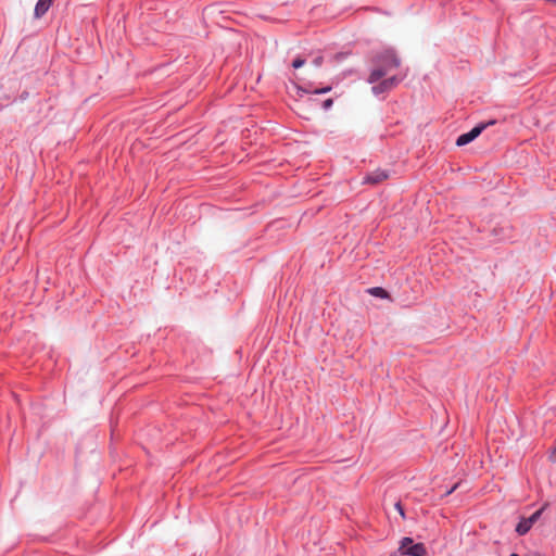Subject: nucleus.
Listing matches in <instances>:
<instances>
[{
    "mask_svg": "<svg viewBox=\"0 0 556 556\" xmlns=\"http://www.w3.org/2000/svg\"><path fill=\"white\" fill-rule=\"evenodd\" d=\"M400 66V59L394 52L388 50L377 55L376 67L372 70L368 77L370 84H376L382 77L391 73L394 68Z\"/></svg>",
    "mask_w": 556,
    "mask_h": 556,
    "instance_id": "obj_1",
    "label": "nucleus"
},
{
    "mask_svg": "<svg viewBox=\"0 0 556 556\" xmlns=\"http://www.w3.org/2000/svg\"><path fill=\"white\" fill-rule=\"evenodd\" d=\"M546 505H544L541 509L533 513L529 518H523L520 520V522L516 527V531L518 534L523 535L526 534L534 522L539 520V518L542 515V511L545 509Z\"/></svg>",
    "mask_w": 556,
    "mask_h": 556,
    "instance_id": "obj_2",
    "label": "nucleus"
},
{
    "mask_svg": "<svg viewBox=\"0 0 556 556\" xmlns=\"http://www.w3.org/2000/svg\"><path fill=\"white\" fill-rule=\"evenodd\" d=\"M405 77V75H403L402 77H397V76H391L389 78H386L383 79L382 81H380L379 84L375 85L372 84V92L375 94H380V93H383L386 91H389L391 89H393L395 86L399 85V83Z\"/></svg>",
    "mask_w": 556,
    "mask_h": 556,
    "instance_id": "obj_3",
    "label": "nucleus"
},
{
    "mask_svg": "<svg viewBox=\"0 0 556 556\" xmlns=\"http://www.w3.org/2000/svg\"><path fill=\"white\" fill-rule=\"evenodd\" d=\"M486 127V124H480L473 127L470 131L460 135L456 140V146L463 147L475 140Z\"/></svg>",
    "mask_w": 556,
    "mask_h": 556,
    "instance_id": "obj_4",
    "label": "nucleus"
},
{
    "mask_svg": "<svg viewBox=\"0 0 556 556\" xmlns=\"http://www.w3.org/2000/svg\"><path fill=\"white\" fill-rule=\"evenodd\" d=\"M53 0H39L35 7V17L39 18L47 13Z\"/></svg>",
    "mask_w": 556,
    "mask_h": 556,
    "instance_id": "obj_5",
    "label": "nucleus"
},
{
    "mask_svg": "<svg viewBox=\"0 0 556 556\" xmlns=\"http://www.w3.org/2000/svg\"><path fill=\"white\" fill-rule=\"evenodd\" d=\"M388 178V174L383 170H376L365 177V182L379 184Z\"/></svg>",
    "mask_w": 556,
    "mask_h": 556,
    "instance_id": "obj_6",
    "label": "nucleus"
},
{
    "mask_svg": "<svg viewBox=\"0 0 556 556\" xmlns=\"http://www.w3.org/2000/svg\"><path fill=\"white\" fill-rule=\"evenodd\" d=\"M400 554L407 556H424L426 554V549L424 544L417 543L415 545L409 546L408 548H406V551H403Z\"/></svg>",
    "mask_w": 556,
    "mask_h": 556,
    "instance_id": "obj_7",
    "label": "nucleus"
},
{
    "mask_svg": "<svg viewBox=\"0 0 556 556\" xmlns=\"http://www.w3.org/2000/svg\"><path fill=\"white\" fill-rule=\"evenodd\" d=\"M368 292L374 295V296H378V298H381V299H387L389 298V293L383 289V288H380V287H375V288H370L368 290Z\"/></svg>",
    "mask_w": 556,
    "mask_h": 556,
    "instance_id": "obj_8",
    "label": "nucleus"
},
{
    "mask_svg": "<svg viewBox=\"0 0 556 556\" xmlns=\"http://www.w3.org/2000/svg\"><path fill=\"white\" fill-rule=\"evenodd\" d=\"M415 545L410 538H403L400 543L399 553L406 551L409 546Z\"/></svg>",
    "mask_w": 556,
    "mask_h": 556,
    "instance_id": "obj_9",
    "label": "nucleus"
},
{
    "mask_svg": "<svg viewBox=\"0 0 556 556\" xmlns=\"http://www.w3.org/2000/svg\"><path fill=\"white\" fill-rule=\"evenodd\" d=\"M306 63V59L299 55L296 56L293 62H292V67L298 70V68H301L302 66H304Z\"/></svg>",
    "mask_w": 556,
    "mask_h": 556,
    "instance_id": "obj_10",
    "label": "nucleus"
},
{
    "mask_svg": "<svg viewBox=\"0 0 556 556\" xmlns=\"http://www.w3.org/2000/svg\"><path fill=\"white\" fill-rule=\"evenodd\" d=\"M323 62H324V56L321 54H318L316 55L313 61H312V64L315 66V67H320L323 65Z\"/></svg>",
    "mask_w": 556,
    "mask_h": 556,
    "instance_id": "obj_11",
    "label": "nucleus"
},
{
    "mask_svg": "<svg viewBox=\"0 0 556 556\" xmlns=\"http://www.w3.org/2000/svg\"><path fill=\"white\" fill-rule=\"evenodd\" d=\"M331 90V87H325V88H320V89H316L313 91V93L315 94H319V93H326V92H329Z\"/></svg>",
    "mask_w": 556,
    "mask_h": 556,
    "instance_id": "obj_12",
    "label": "nucleus"
},
{
    "mask_svg": "<svg viewBox=\"0 0 556 556\" xmlns=\"http://www.w3.org/2000/svg\"><path fill=\"white\" fill-rule=\"evenodd\" d=\"M332 103H333L332 99H327L326 101H324L323 108L325 110H327V109L331 108Z\"/></svg>",
    "mask_w": 556,
    "mask_h": 556,
    "instance_id": "obj_13",
    "label": "nucleus"
},
{
    "mask_svg": "<svg viewBox=\"0 0 556 556\" xmlns=\"http://www.w3.org/2000/svg\"><path fill=\"white\" fill-rule=\"evenodd\" d=\"M395 508H396V510L400 513V515H401L402 517H405V515H404V509H403V507H402L401 503H396V504H395Z\"/></svg>",
    "mask_w": 556,
    "mask_h": 556,
    "instance_id": "obj_14",
    "label": "nucleus"
},
{
    "mask_svg": "<svg viewBox=\"0 0 556 556\" xmlns=\"http://www.w3.org/2000/svg\"><path fill=\"white\" fill-rule=\"evenodd\" d=\"M549 459L552 462H556V447L552 451V453L549 454Z\"/></svg>",
    "mask_w": 556,
    "mask_h": 556,
    "instance_id": "obj_15",
    "label": "nucleus"
},
{
    "mask_svg": "<svg viewBox=\"0 0 556 556\" xmlns=\"http://www.w3.org/2000/svg\"><path fill=\"white\" fill-rule=\"evenodd\" d=\"M532 556H541L540 554H533Z\"/></svg>",
    "mask_w": 556,
    "mask_h": 556,
    "instance_id": "obj_16",
    "label": "nucleus"
},
{
    "mask_svg": "<svg viewBox=\"0 0 556 556\" xmlns=\"http://www.w3.org/2000/svg\"><path fill=\"white\" fill-rule=\"evenodd\" d=\"M510 556H519V555H517V554H511Z\"/></svg>",
    "mask_w": 556,
    "mask_h": 556,
    "instance_id": "obj_17",
    "label": "nucleus"
}]
</instances>
